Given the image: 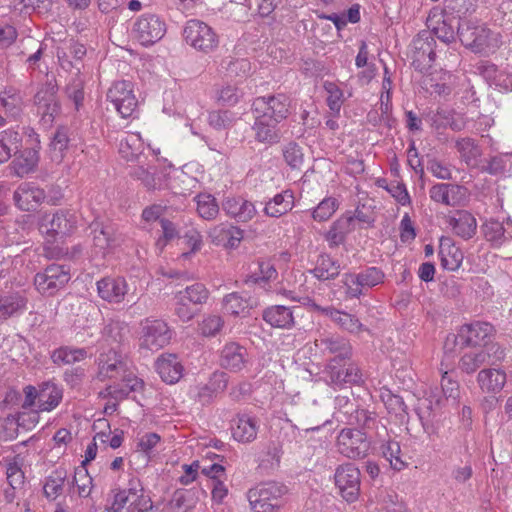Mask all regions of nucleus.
Instances as JSON below:
<instances>
[{
  "instance_id": "1",
  "label": "nucleus",
  "mask_w": 512,
  "mask_h": 512,
  "mask_svg": "<svg viewBox=\"0 0 512 512\" xmlns=\"http://www.w3.org/2000/svg\"><path fill=\"white\" fill-rule=\"evenodd\" d=\"M457 35L460 42L474 53L494 52L501 45V35L478 21L458 22Z\"/></svg>"
},
{
  "instance_id": "2",
  "label": "nucleus",
  "mask_w": 512,
  "mask_h": 512,
  "mask_svg": "<svg viewBox=\"0 0 512 512\" xmlns=\"http://www.w3.org/2000/svg\"><path fill=\"white\" fill-rule=\"evenodd\" d=\"M288 488L282 483H261L247 492V499L254 512H278L286 503Z\"/></svg>"
},
{
  "instance_id": "3",
  "label": "nucleus",
  "mask_w": 512,
  "mask_h": 512,
  "mask_svg": "<svg viewBox=\"0 0 512 512\" xmlns=\"http://www.w3.org/2000/svg\"><path fill=\"white\" fill-rule=\"evenodd\" d=\"M183 37L187 45L205 54L214 51L219 44L218 35L213 28L198 19H191L186 23Z\"/></svg>"
},
{
  "instance_id": "4",
  "label": "nucleus",
  "mask_w": 512,
  "mask_h": 512,
  "mask_svg": "<svg viewBox=\"0 0 512 512\" xmlns=\"http://www.w3.org/2000/svg\"><path fill=\"white\" fill-rule=\"evenodd\" d=\"M337 451L349 459L366 457L371 448V442L366 433L357 428L342 429L336 439Z\"/></svg>"
},
{
  "instance_id": "5",
  "label": "nucleus",
  "mask_w": 512,
  "mask_h": 512,
  "mask_svg": "<svg viewBox=\"0 0 512 512\" xmlns=\"http://www.w3.org/2000/svg\"><path fill=\"white\" fill-rule=\"evenodd\" d=\"M385 279L384 272L378 267H368L359 273H346L342 283L346 288L348 298H359L367 290L382 284Z\"/></svg>"
},
{
  "instance_id": "6",
  "label": "nucleus",
  "mask_w": 512,
  "mask_h": 512,
  "mask_svg": "<svg viewBox=\"0 0 512 512\" xmlns=\"http://www.w3.org/2000/svg\"><path fill=\"white\" fill-rule=\"evenodd\" d=\"M291 99L284 93L257 97L252 103L254 115L280 123L290 114Z\"/></svg>"
},
{
  "instance_id": "7",
  "label": "nucleus",
  "mask_w": 512,
  "mask_h": 512,
  "mask_svg": "<svg viewBox=\"0 0 512 512\" xmlns=\"http://www.w3.org/2000/svg\"><path fill=\"white\" fill-rule=\"evenodd\" d=\"M107 100L122 118L132 117L138 107L134 86L127 80L114 82L107 92Z\"/></svg>"
},
{
  "instance_id": "8",
  "label": "nucleus",
  "mask_w": 512,
  "mask_h": 512,
  "mask_svg": "<svg viewBox=\"0 0 512 512\" xmlns=\"http://www.w3.org/2000/svg\"><path fill=\"white\" fill-rule=\"evenodd\" d=\"M172 331L162 319L146 318L141 322L140 346L158 351L169 344Z\"/></svg>"
},
{
  "instance_id": "9",
  "label": "nucleus",
  "mask_w": 512,
  "mask_h": 512,
  "mask_svg": "<svg viewBox=\"0 0 512 512\" xmlns=\"http://www.w3.org/2000/svg\"><path fill=\"white\" fill-rule=\"evenodd\" d=\"M70 280L69 270L62 265L51 264L34 278L36 289L43 295L52 296L62 289Z\"/></svg>"
},
{
  "instance_id": "10",
  "label": "nucleus",
  "mask_w": 512,
  "mask_h": 512,
  "mask_svg": "<svg viewBox=\"0 0 512 512\" xmlns=\"http://www.w3.org/2000/svg\"><path fill=\"white\" fill-rule=\"evenodd\" d=\"M360 470L352 463L339 465L334 474L335 485L339 494L347 502H354L360 493Z\"/></svg>"
},
{
  "instance_id": "11",
  "label": "nucleus",
  "mask_w": 512,
  "mask_h": 512,
  "mask_svg": "<svg viewBox=\"0 0 512 512\" xmlns=\"http://www.w3.org/2000/svg\"><path fill=\"white\" fill-rule=\"evenodd\" d=\"M314 344L322 355H333L330 360H335V362H345L351 358L350 342L338 334L321 333L315 339Z\"/></svg>"
},
{
  "instance_id": "12",
  "label": "nucleus",
  "mask_w": 512,
  "mask_h": 512,
  "mask_svg": "<svg viewBox=\"0 0 512 512\" xmlns=\"http://www.w3.org/2000/svg\"><path fill=\"white\" fill-rule=\"evenodd\" d=\"M492 332V326L486 322H474L463 325L457 335H452V343L461 348H483Z\"/></svg>"
},
{
  "instance_id": "13",
  "label": "nucleus",
  "mask_w": 512,
  "mask_h": 512,
  "mask_svg": "<svg viewBox=\"0 0 512 512\" xmlns=\"http://www.w3.org/2000/svg\"><path fill=\"white\" fill-rule=\"evenodd\" d=\"M34 104L44 124L50 125L60 111L56 85L52 82L45 83L35 94Z\"/></svg>"
},
{
  "instance_id": "14",
  "label": "nucleus",
  "mask_w": 512,
  "mask_h": 512,
  "mask_svg": "<svg viewBox=\"0 0 512 512\" xmlns=\"http://www.w3.org/2000/svg\"><path fill=\"white\" fill-rule=\"evenodd\" d=\"M133 30L143 45H151L165 35L166 24L155 14H144L134 23Z\"/></svg>"
},
{
  "instance_id": "15",
  "label": "nucleus",
  "mask_w": 512,
  "mask_h": 512,
  "mask_svg": "<svg viewBox=\"0 0 512 512\" xmlns=\"http://www.w3.org/2000/svg\"><path fill=\"white\" fill-rule=\"evenodd\" d=\"M77 226V216L69 210H58L52 215L43 218L41 227L51 237H65L70 235Z\"/></svg>"
},
{
  "instance_id": "16",
  "label": "nucleus",
  "mask_w": 512,
  "mask_h": 512,
  "mask_svg": "<svg viewBox=\"0 0 512 512\" xmlns=\"http://www.w3.org/2000/svg\"><path fill=\"white\" fill-rule=\"evenodd\" d=\"M219 364L231 373H241L250 365L249 353L239 343L228 342L221 349Z\"/></svg>"
},
{
  "instance_id": "17",
  "label": "nucleus",
  "mask_w": 512,
  "mask_h": 512,
  "mask_svg": "<svg viewBox=\"0 0 512 512\" xmlns=\"http://www.w3.org/2000/svg\"><path fill=\"white\" fill-rule=\"evenodd\" d=\"M45 198V191L30 182L21 183L13 193L16 207L26 212L36 210Z\"/></svg>"
},
{
  "instance_id": "18",
  "label": "nucleus",
  "mask_w": 512,
  "mask_h": 512,
  "mask_svg": "<svg viewBox=\"0 0 512 512\" xmlns=\"http://www.w3.org/2000/svg\"><path fill=\"white\" fill-rule=\"evenodd\" d=\"M432 201L446 206H458L465 202L467 189L458 184L437 183L429 189Z\"/></svg>"
},
{
  "instance_id": "19",
  "label": "nucleus",
  "mask_w": 512,
  "mask_h": 512,
  "mask_svg": "<svg viewBox=\"0 0 512 512\" xmlns=\"http://www.w3.org/2000/svg\"><path fill=\"white\" fill-rule=\"evenodd\" d=\"M146 496L138 479H131L126 488L120 489L115 495L109 512H130L133 506Z\"/></svg>"
},
{
  "instance_id": "20",
  "label": "nucleus",
  "mask_w": 512,
  "mask_h": 512,
  "mask_svg": "<svg viewBox=\"0 0 512 512\" xmlns=\"http://www.w3.org/2000/svg\"><path fill=\"white\" fill-rule=\"evenodd\" d=\"M97 292L104 301L119 304L128 292V284L122 277H105L97 282Z\"/></svg>"
},
{
  "instance_id": "21",
  "label": "nucleus",
  "mask_w": 512,
  "mask_h": 512,
  "mask_svg": "<svg viewBox=\"0 0 512 512\" xmlns=\"http://www.w3.org/2000/svg\"><path fill=\"white\" fill-rule=\"evenodd\" d=\"M259 424L256 418L247 414L237 415L231 422L234 440L240 443H250L257 437Z\"/></svg>"
},
{
  "instance_id": "22",
  "label": "nucleus",
  "mask_w": 512,
  "mask_h": 512,
  "mask_svg": "<svg viewBox=\"0 0 512 512\" xmlns=\"http://www.w3.org/2000/svg\"><path fill=\"white\" fill-rule=\"evenodd\" d=\"M255 122L252 126L254 138L257 142L274 145L281 140V131L278 127V122L261 117V115H254Z\"/></svg>"
},
{
  "instance_id": "23",
  "label": "nucleus",
  "mask_w": 512,
  "mask_h": 512,
  "mask_svg": "<svg viewBox=\"0 0 512 512\" xmlns=\"http://www.w3.org/2000/svg\"><path fill=\"white\" fill-rule=\"evenodd\" d=\"M435 43L434 37L428 31L420 32L413 41L415 48L413 63H419L418 67L422 64L423 68L431 67L435 60L436 53L433 49Z\"/></svg>"
},
{
  "instance_id": "24",
  "label": "nucleus",
  "mask_w": 512,
  "mask_h": 512,
  "mask_svg": "<svg viewBox=\"0 0 512 512\" xmlns=\"http://www.w3.org/2000/svg\"><path fill=\"white\" fill-rule=\"evenodd\" d=\"M98 378L103 381L106 379L117 378L124 375L125 364L120 356L114 350H109L107 353L100 354L98 358Z\"/></svg>"
},
{
  "instance_id": "25",
  "label": "nucleus",
  "mask_w": 512,
  "mask_h": 512,
  "mask_svg": "<svg viewBox=\"0 0 512 512\" xmlns=\"http://www.w3.org/2000/svg\"><path fill=\"white\" fill-rule=\"evenodd\" d=\"M314 306L317 311L329 317L335 324L345 331L357 334L365 330L359 319L352 314L339 311L333 307H321L319 305Z\"/></svg>"
},
{
  "instance_id": "26",
  "label": "nucleus",
  "mask_w": 512,
  "mask_h": 512,
  "mask_svg": "<svg viewBox=\"0 0 512 512\" xmlns=\"http://www.w3.org/2000/svg\"><path fill=\"white\" fill-rule=\"evenodd\" d=\"M9 165L10 172L17 177H24L33 172L39 162V152L35 148H27L18 153Z\"/></svg>"
},
{
  "instance_id": "27",
  "label": "nucleus",
  "mask_w": 512,
  "mask_h": 512,
  "mask_svg": "<svg viewBox=\"0 0 512 512\" xmlns=\"http://www.w3.org/2000/svg\"><path fill=\"white\" fill-rule=\"evenodd\" d=\"M224 212L240 222H248L256 215L254 204L241 197H228L222 203Z\"/></svg>"
},
{
  "instance_id": "28",
  "label": "nucleus",
  "mask_w": 512,
  "mask_h": 512,
  "mask_svg": "<svg viewBox=\"0 0 512 512\" xmlns=\"http://www.w3.org/2000/svg\"><path fill=\"white\" fill-rule=\"evenodd\" d=\"M263 320L270 326L280 329H290L295 324L293 310L284 305H273L264 309Z\"/></svg>"
},
{
  "instance_id": "29",
  "label": "nucleus",
  "mask_w": 512,
  "mask_h": 512,
  "mask_svg": "<svg viewBox=\"0 0 512 512\" xmlns=\"http://www.w3.org/2000/svg\"><path fill=\"white\" fill-rule=\"evenodd\" d=\"M155 367L161 379L166 383L174 384L182 377L183 366L174 354L160 356Z\"/></svg>"
},
{
  "instance_id": "30",
  "label": "nucleus",
  "mask_w": 512,
  "mask_h": 512,
  "mask_svg": "<svg viewBox=\"0 0 512 512\" xmlns=\"http://www.w3.org/2000/svg\"><path fill=\"white\" fill-rule=\"evenodd\" d=\"M63 399V388L58 384L47 381L39 386L38 411L50 412L61 403Z\"/></svg>"
},
{
  "instance_id": "31",
  "label": "nucleus",
  "mask_w": 512,
  "mask_h": 512,
  "mask_svg": "<svg viewBox=\"0 0 512 512\" xmlns=\"http://www.w3.org/2000/svg\"><path fill=\"white\" fill-rule=\"evenodd\" d=\"M477 382L484 393H499L507 382L506 373L495 368H486L479 371Z\"/></svg>"
},
{
  "instance_id": "32",
  "label": "nucleus",
  "mask_w": 512,
  "mask_h": 512,
  "mask_svg": "<svg viewBox=\"0 0 512 512\" xmlns=\"http://www.w3.org/2000/svg\"><path fill=\"white\" fill-rule=\"evenodd\" d=\"M354 230L355 226L350 217V212H347L332 223L325 234V240L330 247H337L344 243L346 236Z\"/></svg>"
},
{
  "instance_id": "33",
  "label": "nucleus",
  "mask_w": 512,
  "mask_h": 512,
  "mask_svg": "<svg viewBox=\"0 0 512 512\" xmlns=\"http://www.w3.org/2000/svg\"><path fill=\"white\" fill-rule=\"evenodd\" d=\"M448 224L454 233L463 239L474 236L477 228L474 216L465 210H458L448 219Z\"/></svg>"
},
{
  "instance_id": "34",
  "label": "nucleus",
  "mask_w": 512,
  "mask_h": 512,
  "mask_svg": "<svg viewBox=\"0 0 512 512\" xmlns=\"http://www.w3.org/2000/svg\"><path fill=\"white\" fill-rule=\"evenodd\" d=\"M454 116L453 110L439 107L435 111H430L426 119L437 130L450 127L454 131H461L465 126L464 121L461 118L456 119Z\"/></svg>"
},
{
  "instance_id": "35",
  "label": "nucleus",
  "mask_w": 512,
  "mask_h": 512,
  "mask_svg": "<svg viewBox=\"0 0 512 512\" xmlns=\"http://www.w3.org/2000/svg\"><path fill=\"white\" fill-rule=\"evenodd\" d=\"M294 207V195L291 190H285L269 199L264 206V213L268 217L278 218L287 214Z\"/></svg>"
},
{
  "instance_id": "36",
  "label": "nucleus",
  "mask_w": 512,
  "mask_h": 512,
  "mask_svg": "<svg viewBox=\"0 0 512 512\" xmlns=\"http://www.w3.org/2000/svg\"><path fill=\"white\" fill-rule=\"evenodd\" d=\"M86 55V48L83 44L70 41L65 48H58L57 57L60 66L65 70L76 68L80 72L78 62Z\"/></svg>"
},
{
  "instance_id": "37",
  "label": "nucleus",
  "mask_w": 512,
  "mask_h": 512,
  "mask_svg": "<svg viewBox=\"0 0 512 512\" xmlns=\"http://www.w3.org/2000/svg\"><path fill=\"white\" fill-rule=\"evenodd\" d=\"M441 265L449 271L457 270L463 261V253L449 238H442L439 246Z\"/></svg>"
},
{
  "instance_id": "38",
  "label": "nucleus",
  "mask_w": 512,
  "mask_h": 512,
  "mask_svg": "<svg viewBox=\"0 0 512 512\" xmlns=\"http://www.w3.org/2000/svg\"><path fill=\"white\" fill-rule=\"evenodd\" d=\"M144 151V143L139 133H126L119 143V154L127 161L139 160Z\"/></svg>"
},
{
  "instance_id": "39",
  "label": "nucleus",
  "mask_w": 512,
  "mask_h": 512,
  "mask_svg": "<svg viewBox=\"0 0 512 512\" xmlns=\"http://www.w3.org/2000/svg\"><path fill=\"white\" fill-rule=\"evenodd\" d=\"M455 148L460 159L470 168H476L482 155V150L476 141L470 137L459 138L455 141Z\"/></svg>"
},
{
  "instance_id": "40",
  "label": "nucleus",
  "mask_w": 512,
  "mask_h": 512,
  "mask_svg": "<svg viewBox=\"0 0 512 512\" xmlns=\"http://www.w3.org/2000/svg\"><path fill=\"white\" fill-rule=\"evenodd\" d=\"M436 14L429 16L427 23L431 31H428L430 35H434L440 41L445 44H450L456 40L457 32H455L454 26L449 18L441 16L438 20H435Z\"/></svg>"
},
{
  "instance_id": "41",
  "label": "nucleus",
  "mask_w": 512,
  "mask_h": 512,
  "mask_svg": "<svg viewBox=\"0 0 512 512\" xmlns=\"http://www.w3.org/2000/svg\"><path fill=\"white\" fill-rule=\"evenodd\" d=\"M144 382L133 376L123 375V380L121 384L113 385L108 387V393L111 397L121 400L130 395L132 392H140L143 390Z\"/></svg>"
},
{
  "instance_id": "42",
  "label": "nucleus",
  "mask_w": 512,
  "mask_h": 512,
  "mask_svg": "<svg viewBox=\"0 0 512 512\" xmlns=\"http://www.w3.org/2000/svg\"><path fill=\"white\" fill-rule=\"evenodd\" d=\"M489 353L483 348H471L463 353L459 367L462 371L471 374L474 373L483 364L487 363Z\"/></svg>"
},
{
  "instance_id": "43",
  "label": "nucleus",
  "mask_w": 512,
  "mask_h": 512,
  "mask_svg": "<svg viewBox=\"0 0 512 512\" xmlns=\"http://www.w3.org/2000/svg\"><path fill=\"white\" fill-rule=\"evenodd\" d=\"M21 145V136L17 131L7 129L0 133V164L7 162L16 154Z\"/></svg>"
},
{
  "instance_id": "44",
  "label": "nucleus",
  "mask_w": 512,
  "mask_h": 512,
  "mask_svg": "<svg viewBox=\"0 0 512 512\" xmlns=\"http://www.w3.org/2000/svg\"><path fill=\"white\" fill-rule=\"evenodd\" d=\"M87 357V350L85 348H75L63 346L55 349L51 354V360L54 364L71 365L80 362Z\"/></svg>"
},
{
  "instance_id": "45",
  "label": "nucleus",
  "mask_w": 512,
  "mask_h": 512,
  "mask_svg": "<svg viewBox=\"0 0 512 512\" xmlns=\"http://www.w3.org/2000/svg\"><path fill=\"white\" fill-rule=\"evenodd\" d=\"M312 273L319 280L335 279L340 273V264L329 255L321 254Z\"/></svg>"
},
{
  "instance_id": "46",
  "label": "nucleus",
  "mask_w": 512,
  "mask_h": 512,
  "mask_svg": "<svg viewBox=\"0 0 512 512\" xmlns=\"http://www.w3.org/2000/svg\"><path fill=\"white\" fill-rule=\"evenodd\" d=\"M69 143L68 129L59 127L53 134L49 144L50 158L53 162L60 163Z\"/></svg>"
},
{
  "instance_id": "47",
  "label": "nucleus",
  "mask_w": 512,
  "mask_h": 512,
  "mask_svg": "<svg viewBox=\"0 0 512 512\" xmlns=\"http://www.w3.org/2000/svg\"><path fill=\"white\" fill-rule=\"evenodd\" d=\"M253 307L250 298H244L239 293L233 292L223 298V309L226 313L238 316Z\"/></svg>"
},
{
  "instance_id": "48",
  "label": "nucleus",
  "mask_w": 512,
  "mask_h": 512,
  "mask_svg": "<svg viewBox=\"0 0 512 512\" xmlns=\"http://www.w3.org/2000/svg\"><path fill=\"white\" fill-rule=\"evenodd\" d=\"M130 176L139 180L148 190L161 189L162 183L159 177H156V168L137 166L130 171Z\"/></svg>"
},
{
  "instance_id": "49",
  "label": "nucleus",
  "mask_w": 512,
  "mask_h": 512,
  "mask_svg": "<svg viewBox=\"0 0 512 512\" xmlns=\"http://www.w3.org/2000/svg\"><path fill=\"white\" fill-rule=\"evenodd\" d=\"M197 212L205 220H213L219 213V205L214 196L200 193L195 197Z\"/></svg>"
},
{
  "instance_id": "50",
  "label": "nucleus",
  "mask_w": 512,
  "mask_h": 512,
  "mask_svg": "<svg viewBox=\"0 0 512 512\" xmlns=\"http://www.w3.org/2000/svg\"><path fill=\"white\" fill-rule=\"evenodd\" d=\"M26 307V300L18 293H12L0 298V315L4 318L11 317Z\"/></svg>"
},
{
  "instance_id": "51",
  "label": "nucleus",
  "mask_w": 512,
  "mask_h": 512,
  "mask_svg": "<svg viewBox=\"0 0 512 512\" xmlns=\"http://www.w3.org/2000/svg\"><path fill=\"white\" fill-rule=\"evenodd\" d=\"M66 479V472L56 470L52 472L47 478L43 486V492L48 500H55L63 492L64 482Z\"/></svg>"
},
{
  "instance_id": "52",
  "label": "nucleus",
  "mask_w": 512,
  "mask_h": 512,
  "mask_svg": "<svg viewBox=\"0 0 512 512\" xmlns=\"http://www.w3.org/2000/svg\"><path fill=\"white\" fill-rule=\"evenodd\" d=\"M482 230L485 238L495 245L502 244L508 238L512 239V234L508 233L504 224L497 220L485 222Z\"/></svg>"
},
{
  "instance_id": "53",
  "label": "nucleus",
  "mask_w": 512,
  "mask_h": 512,
  "mask_svg": "<svg viewBox=\"0 0 512 512\" xmlns=\"http://www.w3.org/2000/svg\"><path fill=\"white\" fill-rule=\"evenodd\" d=\"M182 300H185L193 305H202L209 297V291L202 283H194L187 286L185 289L176 293Z\"/></svg>"
},
{
  "instance_id": "54",
  "label": "nucleus",
  "mask_w": 512,
  "mask_h": 512,
  "mask_svg": "<svg viewBox=\"0 0 512 512\" xmlns=\"http://www.w3.org/2000/svg\"><path fill=\"white\" fill-rule=\"evenodd\" d=\"M476 0H445L446 13L457 17L461 22L466 16L475 12Z\"/></svg>"
},
{
  "instance_id": "55",
  "label": "nucleus",
  "mask_w": 512,
  "mask_h": 512,
  "mask_svg": "<svg viewBox=\"0 0 512 512\" xmlns=\"http://www.w3.org/2000/svg\"><path fill=\"white\" fill-rule=\"evenodd\" d=\"M323 88L327 93L326 102L329 109L336 115H339L341 107L344 103V93L340 87L331 81H325Z\"/></svg>"
},
{
  "instance_id": "56",
  "label": "nucleus",
  "mask_w": 512,
  "mask_h": 512,
  "mask_svg": "<svg viewBox=\"0 0 512 512\" xmlns=\"http://www.w3.org/2000/svg\"><path fill=\"white\" fill-rule=\"evenodd\" d=\"M0 103L7 112L17 115L21 111L23 101L20 92L9 87L0 93Z\"/></svg>"
},
{
  "instance_id": "57",
  "label": "nucleus",
  "mask_w": 512,
  "mask_h": 512,
  "mask_svg": "<svg viewBox=\"0 0 512 512\" xmlns=\"http://www.w3.org/2000/svg\"><path fill=\"white\" fill-rule=\"evenodd\" d=\"M278 276L277 270L274 265L269 261L259 263V274L249 275L246 284H266L269 281L275 280Z\"/></svg>"
},
{
  "instance_id": "58",
  "label": "nucleus",
  "mask_w": 512,
  "mask_h": 512,
  "mask_svg": "<svg viewBox=\"0 0 512 512\" xmlns=\"http://www.w3.org/2000/svg\"><path fill=\"white\" fill-rule=\"evenodd\" d=\"M161 444V437L157 433L148 432L139 437L137 452L143 453L147 460L155 455L158 446Z\"/></svg>"
},
{
  "instance_id": "59",
  "label": "nucleus",
  "mask_w": 512,
  "mask_h": 512,
  "mask_svg": "<svg viewBox=\"0 0 512 512\" xmlns=\"http://www.w3.org/2000/svg\"><path fill=\"white\" fill-rule=\"evenodd\" d=\"M14 9L24 13L36 12L38 14H45L50 11L52 7L51 0H14Z\"/></svg>"
},
{
  "instance_id": "60",
  "label": "nucleus",
  "mask_w": 512,
  "mask_h": 512,
  "mask_svg": "<svg viewBox=\"0 0 512 512\" xmlns=\"http://www.w3.org/2000/svg\"><path fill=\"white\" fill-rule=\"evenodd\" d=\"M356 403L354 399H351L347 395H338L335 398V412L334 417L339 422H346V419H348L353 411L356 410Z\"/></svg>"
},
{
  "instance_id": "61",
  "label": "nucleus",
  "mask_w": 512,
  "mask_h": 512,
  "mask_svg": "<svg viewBox=\"0 0 512 512\" xmlns=\"http://www.w3.org/2000/svg\"><path fill=\"white\" fill-rule=\"evenodd\" d=\"M339 202L334 197L324 198L312 212V217L315 221H327L337 211Z\"/></svg>"
},
{
  "instance_id": "62",
  "label": "nucleus",
  "mask_w": 512,
  "mask_h": 512,
  "mask_svg": "<svg viewBox=\"0 0 512 512\" xmlns=\"http://www.w3.org/2000/svg\"><path fill=\"white\" fill-rule=\"evenodd\" d=\"M66 94L73 101L75 109L79 110L84 100V80L76 72L75 77L71 79L66 87Z\"/></svg>"
},
{
  "instance_id": "63",
  "label": "nucleus",
  "mask_w": 512,
  "mask_h": 512,
  "mask_svg": "<svg viewBox=\"0 0 512 512\" xmlns=\"http://www.w3.org/2000/svg\"><path fill=\"white\" fill-rule=\"evenodd\" d=\"M376 422V418L374 413L369 412L365 409H359L356 407V410L353 411L352 415L346 419V424L357 426L362 429H370Z\"/></svg>"
},
{
  "instance_id": "64",
  "label": "nucleus",
  "mask_w": 512,
  "mask_h": 512,
  "mask_svg": "<svg viewBox=\"0 0 512 512\" xmlns=\"http://www.w3.org/2000/svg\"><path fill=\"white\" fill-rule=\"evenodd\" d=\"M382 453L394 470L400 471L406 466V463L400 457L401 449L398 442H388L383 446Z\"/></svg>"
}]
</instances>
